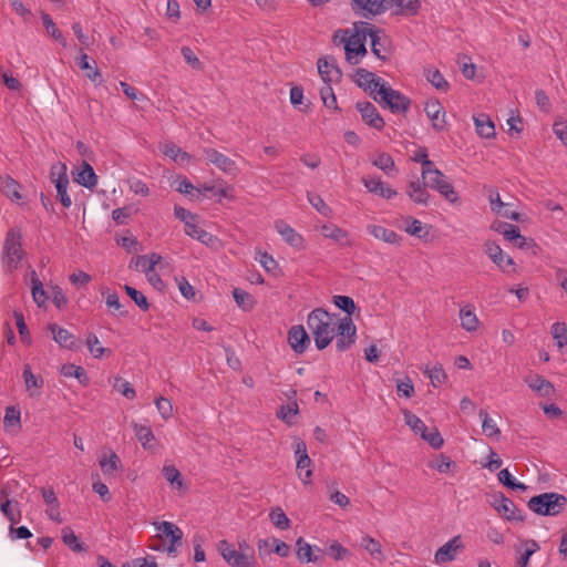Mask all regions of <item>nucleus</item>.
Listing matches in <instances>:
<instances>
[{"mask_svg":"<svg viewBox=\"0 0 567 567\" xmlns=\"http://www.w3.org/2000/svg\"><path fill=\"white\" fill-rule=\"evenodd\" d=\"M524 545L525 549L518 557L516 567H527L530 556L539 550V545L534 539L526 540Z\"/></svg>","mask_w":567,"mask_h":567,"instance_id":"5fc2aeb1","label":"nucleus"},{"mask_svg":"<svg viewBox=\"0 0 567 567\" xmlns=\"http://www.w3.org/2000/svg\"><path fill=\"white\" fill-rule=\"evenodd\" d=\"M463 548L464 545L461 536H454L435 551V564L445 565L453 561L456 558L458 551L463 550Z\"/></svg>","mask_w":567,"mask_h":567,"instance_id":"ddd939ff","label":"nucleus"},{"mask_svg":"<svg viewBox=\"0 0 567 567\" xmlns=\"http://www.w3.org/2000/svg\"><path fill=\"white\" fill-rule=\"evenodd\" d=\"M41 20H42V23L45 28V30L48 31V33L56 41L59 42L60 44H62L63 47H66V40L65 38L63 37L62 32L59 30V28L56 27V24L53 22L52 18L50 17V14L48 13H42L41 14Z\"/></svg>","mask_w":567,"mask_h":567,"instance_id":"ea45409f","label":"nucleus"},{"mask_svg":"<svg viewBox=\"0 0 567 567\" xmlns=\"http://www.w3.org/2000/svg\"><path fill=\"white\" fill-rule=\"evenodd\" d=\"M99 463L103 474L111 475L118 470L121 460L115 452H111L109 456L104 455Z\"/></svg>","mask_w":567,"mask_h":567,"instance_id":"37998d69","label":"nucleus"},{"mask_svg":"<svg viewBox=\"0 0 567 567\" xmlns=\"http://www.w3.org/2000/svg\"><path fill=\"white\" fill-rule=\"evenodd\" d=\"M204 158L215 165L218 169L224 172L226 175L236 176L239 172L238 166L234 159L226 156L212 147L203 148Z\"/></svg>","mask_w":567,"mask_h":567,"instance_id":"9b49d317","label":"nucleus"},{"mask_svg":"<svg viewBox=\"0 0 567 567\" xmlns=\"http://www.w3.org/2000/svg\"><path fill=\"white\" fill-rule=\"evenodd\" d=\"M484 250L492 261L502 270L508 271V268L514 265L512 257L506 255L498 244L487 240L484 244Z\"/></svg>","mask_w":567,"mask_h":567,"instance_id":"dca6fc26","label":"nucleus"},{"mask_svg":"<svg viewBox=\"0 0 567 567\" xmlns=\"http://www.w3.org/2000/svg\"><path fill=\"white\" fill-rule=\"evenodd\" d=\"M269 518L280 530H286L290 527V519L280 507L272 508L269 513Z\"/></svg>","mask_w":567,"mask_h":567,"instance_id":"864d4df0","label":"nucleus"},{"mask_svg":"<svg viewBox=\"0 0 567 567\" xmlns=\"http://www.w3.org/2000/svg\"><path fill=\"white\" fill-rule=\"evenodd\" d=\"M551 334L558 348L567 344V326L561 322H556L551 326Z\"/></svg>","mask_w":567,"mask_h":567,"instance_id":"680f3d73","label":"nucleus"},{"mask_svg":"<svg viewBox=\"0 0 567 567\" xmlns=\"http://www.w3.org/2000/svg\"><path fill=\"white\" fill-rule=\"evenodd\" d=\"M333 303L347 313L346 317H351L357 309L353 299L348 296H333Z\"/></svg>","mask_w":567,"mask_h":567,"instance_id":"13d9d810","label":"nucleus"},{"mask_svg":"<svg viewBox=\"0 0 567 567\" xmlns=\"http://www.w3.org/2000/svg\"><path fill=\"white\" fill-rule=\"evenodd\" d=\"M320 231L324 238L332 239L341 246H350L349 233L334 224L322 225Z\"/></svg>","mask_w":567,"mask_h":567,"instance_id":"a878e982","label":"nucleus"},{"mask_svg":"<svg viewBox=\"0 0 567 567\" xmlns=\"http://www.w3.org/2000/svg\"><path fill=\"white\" fill-rule=\"evenodd\" d=\"M491 506L507 520L524 522L526 515L519 509L512 499L498 492L491 496Z\"/></svg>","mask_w":567,"mask_h":567,"instance_id":"6e6552de","label":"nucleus"},{"mask_svg":"<svg viewBox=\"0 0 567 567\" xmlns=\"http://www.w3.org/2000/svg\"><path fill=\"white\" fill-rule=\"evenodd\" d=\"M318 72L323 83H337L341 81L342 72L333 56L320 58L317 62Z\"/></svg>","mask_w":567,"mask_h":567,"instance_id":"4468645a","label":"nucleus"},{"mask_svg":"<svg viewBox=\"0 0 567 567\" xmlns=\"http://www.w3.org/2000/svg\"><path fill=\"white\" fill-rule=\"evenodd\" d=\"M296 455H297V471L299 473V476L301 477L302 471H305V477L302 478V481L305 484H308L310 482V477L312 475V471L310 468L312 461L307 453V447L303 442L298 443L297 450H296Z\"/></svg>","mask_w":567,"mask_h":567,"instance_id":"393cba45","label":"nucleus"},{"mask_svg":"<svg viewBox=\"0 0 567 567\" xmlns=\"http://www.w3.org/2000/svg\"><path fill=\"white\" fill-rule=\"evenodd\" d=\"M288 342L296 353H303L310 344V338L302 326H293L288 331Z\"/></svg>","mask_w":567,"mask_h":567,"instance_id":"aec40b11","label":"nucleus"},{"mask_svg":"<svg viewBox=\"0 0 567 567\" xmlns=\"http://www.w3.org/2000/svg\"><path fill=\"white\" fill-rule=\"evenodd\" d=\"M395 8V14L415 16L420 9L419 0H389V9Z\"/></svg>","mask_w":567,"mask_h":567,"instance_id":"2f4dec72","label":"nucleus"},{"mask_svg":"<svg viewBox=\"0 0 567 567\" xmlns=\"http://www.w3.org/2000/svg\"><path fill=\"white\" fill-rule=\"evenodd\" d=\"M352 11L365 19L379 16L389 10V0H351Z\"/></svg>","mask_w":567,"mask_h":567,"instance_id":"9d476101","label":"nucleus"},{"mask_svg":"<svg viewBox=\"0 0 567 567\" xmlns=\"http://www.w3.org/2000/svg\"><path fill=\"white\" fill-rule=\"evenodd\" d=\"M426 80L439 91L446 92L450 87L449 82L437 69L425 70Z\"/></svg>","mask_w":567,"mask_h":567,"instance_id":"c03bdc74","label":"nucleus"},{"mask_svg":"<svg viewBox=\"0 0 567 567\" xmlns=\"http://www.w3.org/2000/svg\"><path fill=\"white\" fill-rule=\"evenodd\" d=\"M567 506V497L555 492H546L533 496L527 502V507L540 516H557Z\"/></svg>","mask_w":567,"mask_h":567,"instance_id":"f03ea898","label":"nucleus"},{"mask_svg":"<svg viewBox=\"0 0 567 567\" xmlns=\"http://www.w3.org/2000/svg\"><path fill=\"white\" fill-rule=\"evenodd\" d=\"M23 256L21 231L17 228H11L8 230L3 244L2 262L4 268L8 271L17 269Z\"/></svg>","mask_w":567,"mask_h":567,"instance_id":"7ed1b4c3","label":"nucleus"},{"mask_svg":"<svg viewBox=\"0 0 567 567\" xmlns=\"http://www.w3.org/2000/svg\"><path fill=\"white\" fill-rule=\"evenodd\" d=\"M337 330L339 338L337 339L336 348L338 351L343 352L355 342L357 327L351 317H344L339 320Z\"/></svg>","mask_w":567,"mask_h":567,"instance_id":"f8f14e48","label":"nucleus"},{"mask_svg":"<svg viewBox=\"0 0 567 567\" xmlns=\"http://www.w3.org/2000/svg\"><path fill=\"white\" fill-rule=\"evenodd\" d=\"M307 324L318 350L327 348L336 336L332 317L322 308H316L308 315Z\"/></svg>","mask_w":567,"mask_h":567,"instance_id":"f257e3e1","label":"nucleus"},{"mask_svg":"<svg viewBox=\"0 0 567 567\" xmlns=\"http://www.w3.org/2000/svg\"><path fill=\"white\" fill-rule=\"evenodd\" d=\"M439 192L446 200L450 203H456L458 200V195L455 192L453 185L450 183L449 177L446 176L445 181L442 185H440Z\"/></svg>","mask_w":567,"mask_h":567,"instance_id":"69168bd1","label":"nucleus"},{"mask_svg":"<svg viewBox=\"0 0 567 567\" xmlns=\"http://www.w3.org/2000/svg\"><path fill=\"white\" fill-rule=\"evenodd\" d=\"M359 28L365 29V39L369 37L371 40V50L374 55H377L379 59H385L381 54V44H380V30L375 29L374 25H372L369 22L360 21Z\"/></svg>","mask_w":567,"mask_h":567,"instance_id":"c9c22d12","label":"nucleus"},{"mask_svg":"<svg viewBox=\"0 0 567 567\" xmlns=\"http://www.w3.org/2000/svg\"><path fill=\"white\" fill-rule=\"evenodd\" d=\"M154 526L157 530V537L161 539H169V545L165 548H162L161 545H151L150 547L154 550L166 551L171 557H176L178 553L177 548L182 546V529L171 522H156L154 523Z\"/></svg>","mask_w":567,"mask_h":567,"instance_id":"39448f33","label":"nucleus"},{"mask_svg":"<svg viewBox=\"0 0 567 567\" xmlns=\"http://www.w3.org/2000/svg\"><path fill=\"white\" fill-rule=\"evenodd\" d=\"M497 476L499 482L511 489L523 492L527 489V486L525 484L516 482V480L507 468L501 470Z\"/></svg>","mask_w":567,"mask_h":567,"instance_id":"603ef678","label":"nucleus"},{"mask_svg":"<svg viewBox=\"0 0 567 567\" xmlns=\"http://www.w3.org/2000/svg\"><path fill=\"white\" fill-rule=\"evenodd\" d=\"M75 182L89 189H93L96 186L97 176L89 163L83 162L82 169L78 173Z\"/></svg>","mask_w":567,"mask_h":567,"instance_id":"72a5a7b5","label":"nucleus"},{"mask_svg":"<svg viewBox=\"0 0 567 567\" xmlns=\"http://www.w3.org/2000/svg\"><path fill=\"white\" fill-rule=\"evenodd\" d=\"M488 199L491 209L505 218L519 221L520 220V214L514 210L509 209V204L503 203L499 196V193L496 189H491L488 192Z\"/></svg>","mask_w":567,"mask_h":567,"instance_id":"6ab92c4d","label":"nucleus"},{"mask_svg":"<svg viewBox=\"0 0 567 567\" xmlns=\"http://www.w3.org/2000/svg\"><path fill=\"white\" fill-rule=\"evenodd\" d=\"M367 230L374 238L392 245H400L402 237L394 230L379 225H368Z\"/></svg>","mask_w":567,"mask_h":567,"instance_id":"bb28decb","label":"nucleus"},{"mask_svg":"<svg viewBox=\"0 0 567 567\" xmlns=\"http://www.w3.org/2000/svg\"><path fill=\"white\" fill-rule=\"evenodd\" d=\"M474 124L477 134L483 138L495 137V125L494 122L486 114H478L474 116Z\"/></svg>","mask_w":567,"mask_h":567,"instance_id":"7c9ffc66","label":"nucleus"},{"mask_svg":"<svg viewBox=\"0 0 567 567\" xmlns=\"http://www.w3.org/2000/svg\"><path fill=\"white\" fill-rule=\"evenodd\" d=\"M362 183L370 193L382 198L391 199L398 194L395 189L388 186L380 177H364Z\"/></svg>","mask_w":567,"mask_h":567,"instance_id":"5701e85b","label":"nucleus"},{"mask_svg":"<svg viewBox=\"0 0 567 567\" xmlns=\"http://www.w3.org/2000/svg\"><path fill=\"white\" fill-rule=\"evenodd\" d=\"M425 182L421 183L419 179L411 181L406 186V195L409 198L419 205L427 206L431 195L426 189Z\"/></svg>","mask_w":567,"mask_h":567,"instance_id":"4be33fe9","label":"nucleus"},{"mask_svg":"<svg viewBox=\"0 0 567 567\" xmlns=\"http://www.w3.org/2000/svg\"><path fill=\"white\" fill-rule=\"evenodd\" d=\"M54 341L62 348L74 350L78 348V341L73 333L69 330L59 327L56 323L49 324Z\"/></svg>","mask_w":567,"mask_h":567,"instance_id":"b1692460","label":"nucleus"},{"mask_svg":"<svg viewBox=\"0 0 567 567\" xmlns=\"http://www.w3.org/2000/svg\"><path fill=\"white\" fill-rule=\"evenodd\" d=\"M424 112L429 120L432 122V127L436 131H443L445 128V111L436 99L429 100L425 103Z\"/></svg>","mask_w":567,"mask_h":567,"instance_id":"a211bd4d","label":"nucleus"},{"mask_svg":"<svg viewBox=\"0 0 567 567\" xmlns=\"http://www.w3.org/2000/svg\"><path fill=\"white\" fill-rule=\"evenodd\" d=\"M357 109L362 120L371 127L381 131L384 127V120L380 115L377 107L370 102H358Z\"/></svg>","mask_w":567,"mask_h":567,"instance_id":"f3484780","label":"nucleus"},{"mask_svg":"<svg viewBox=\"0 0 567 567\" xmlns=\"http://www.w3.org/2000/svg\"><path fill=\"white\" fill-rule=\"evenodd\" d=\"M478 415L482 420L483 433L488 437H498L501 435V431L489 414L485 410H481Z\"/></svg>","mask_w":567,"mask_h":567,"instance_id":"a19ab883","label":"nucleus"},{"mask_svg":"<svg viewBox=\"0 0 567 567\" xmlns=\"http://www.w3.org/2000/svg\"><path fill=\"white\" fill-rule=\"evenodd\" d=\"M19 183L10 176H6L1 183V189L3 194L10 199H20Z\"/></svg>","mask_w":567,"mask_h":567,"instance_id":"6e6d98bb","label":"nucleus"},{"mask_svg":"<svg viewBox=\"0 0 567 567\" xmlns=\"http://www.w3.org/2000/svg\"><path fill=\"white\" fill-rule=\"evenodd\" d=\"M32 297L38 306L44 305L48 299L45 291L43 290L42 282L37 277L35 272H32Z\"/></svg>","mask_w":567,"mask_h":567,"instance_id":"052dcab7","label":"nucleus"},{"mask_svg":"<svg viewBox=\"0 0 567 567\" xmlns=\"http://www.w3.org/2000/svg\"><path fill=\"white\" fill-rule=\"evenodd\" d=\"M185 233L189 237L197 239L198 241L205 244L206 246H210L215 240V237L210 233L198 227L195 221L192 223L187 228H185Z\"/></svg>","mask_w":567,"mask_h":567,"instance_id":"4c0bfd02","label":"nucleus"},{"mask_svg":"<svg viewBox=\"0 0 567 567\" xmlns=\"http://www.w3.org/2000/svg\"><path fill=\"white\" fill-rule=\"evenodd\" d=\"M165 480L172 487L181 489L183 487V478L181 472L174 465H165L162 470Z\"/></svg>","mask_w":567,"mask_h":567,"instance_id":"09e8293b","label":"nucleus"},{"mask_svg":"<svg viewBox=\"0 0 567 567\" xmlns=\"http://www.w3.org/2000/svg\"><path fill=\"white\" fill-rule=\"evenodd\" d=\"M113 389L122 393L128 400H133L136 395V392L131 383L121 377H116L114 379Z\"/></svg>","mask_w":567,"mask_h":567,"instance_id":"bf43d9fd","label":"nucleus"},{"mask_svg":"<svg viewBox=\"0 0 567 567\" xmlns=\"http://www.w3.org/2000/svg\"><path fill=\"white\" fill-rule=\"evenodd\" d=\"M404 421L405 423L411 427V430L419 434L420 436L423 435V433L427 430L425 423L415 414H413L411 411L405 410L403 412Z\"/></svg>","mask_w":567,"mask_h":567,"instance_id":"3c124183","label":"nucleus"},{"mask_svg":"<svg viewBox=\"0 0 567 567\" xmlns=\"http://www.w3.org/2000/svg\"><path fill=\"white\" fill-rule=\"evenodd\" d=\"M460 320L461 327L468 332L476 331L478 328L480 320L470 305L460 309Z\"/></svg>","mask_w":567,"mask_h":567,"instance_id":"f704fd0d","label":"nucleus"},{"mask_svg":"<svg viewBox=\"0 0 567 567\" xmlns=\"http://www.w3.org/2000/svg\"><path fill=\"white\" fill-rule=\"evenodd\" d=\"M218 550L230 567H257L254 553L236 551L235 546L225 539L218 543Z\"/></svg>","mask_w":567,"mask_h":567,"instance_id":"0eeeda50","label":"nucleus"},{"mask_svg":"<svg viewBox=\"0 0 567 567\" xmlns=\"http://www.w3.org/2000/svg\"><path fill=\"white\" fill-rule=\"evenodd\" d=\"M355 83L364 91H369L370 95H377L378 89H381L385 81L365 69H358L355 71Z\"/></svg>","mask_w":567,"mask_h":567,"instance_id":"2eb2a0df","label":"nucleus"},{"mask_svg":"<svg viewBox=\"0 0 567 567\" xmlns=\"http://www.w3.org/2000/svg\"><path fill=\"white\" fill-rule=\"evenodd\" d=\"M307 197L312 207L316 208L321 215L329 216L331 208L324 203L321 196L308 193Z\"/></svg>","mask_w":567,"mask_h":567,"instance_id":"338daca9","label":"nucleus"},{"mask_svg":"<svg viewBox=\"0 0 567 567\" xmlns=\"http://www.w3.org/2000/svg\"><path fill=\"white\" fill-rule=\"evenodd\" d=\"M50 176L52 183L55 185L58 199L63 205V207L69 208L72 205V200L66 192L69 186L66 166L61 163L52 165Z\"/></svg>","mask_w":567,"mask_h":567,"instance_id":"1a4fd4ad","label":"nucleus"},{"mask_svg":"<svg viewBox=\"0 0 567 567\" xmlns=\"http://www.w3.org/2000/svg\"><path fill=\"white\" fill-rule=\"evenodd\" d=\"M233 190V188L228 187H216L215 185H208L204 184L199 188H197V192L203 193H212L213 196L218 197V202L221 200V198H231L233 196L229 194V192Z\"/></svg>","mask_w":567,"mask_h":567,"instance_id":"e2e57ef3","label":"nucleus"},{"mask_svg":"<svg viewBox=\"0 0 567 567\" xmlns=\"http://www.w3.org/2000/svg\"><path fill=\"white\" fill-rule=\"evenodd\" d=\"M124 289L127 293V296L135 302V305L142 309L143 311H147L150 309V303L147 301V298L137 289L125 285Z\"/></svg>","mask_w":567,"mask_h":567,"instance_id":"4d7b16f0","label":"nucleus"},{"mask_svg":"<svg viewBox=\"0 0 567 567\" xmlns=\"http://www.w3.org/2000/svg\"><path fill=\"white\" fill-rule=\"evenodd\" d=\"M233 297L236 301L237 306L241 308L245 311L251 310L254 308V299L250 293L247 291L240 289V288H234L233 289Z\"/></svg>","mask_w":567,"mask_h":567,"instance_id":"de8ad7c7","label":"nucleus"},{"mask_svg":"<svg viewBox=\"0 0 567 567\" xmlns=\"http://www.w3.org/2000/svg\"><path fill=\"white\" fill-rule=\"evenodd\" d=\"M361 546L377 560H382L383 559V555H382V548H381V544L370 537V536H363L362 539H361Z\"/></svg>","mask_w":567,"mask_h":567,"instance_id":"8fccbe9b","label":"nucleus"},{"mask_svg":"<svg viewBox=\"0 0 567 567\" xmlns=\"http://www.w3.org/2000/svg\"><path fill=\"white\" fill-rule=\"evenodd\" d=\"M373 100L381 106L388 107L392 113H405L411 105V100L400 91L392 89L386 81L381 89H378Z\"/></svg>","mask_w":567,"mask_h":567,"instance_id":"20e7f679","label":"nucleus"},{"mask_svg":"<svg viewBox=\"0 0 567 567\" xmlns=\"http://www.w3.org/2000/svg\"><path fill=\"white\" fill-rule=\"evenodd\" d=\"M163 152L166 156L172 158L175 163H179V164H182L186 161H189V158H190V155L187 152L183 151L181 147H178L174 143L165 144Z\"/></svg>","mask_w":567,"mask_h":567,"instance_id":"a18cd8bd","label":"nucleus"},{"mask_svg":"<svg viewBox=\"0 0 567 567\" xmlns=\"http://www.w3.org/2000/svg\"><path fill=\"white\" fill-rule=\"evenodd\" d=\"M86 346L94 358H101L106 351V349L100 344V340L94 333L87 336Z\"/></svg>","mask_w":567,"mask_h":567,"instance_id":"774afa93","label":"nucleus"},{"mask_svg":"<svg viewBox=\"0 0 567 567\" xmlns=\"http://www.w3.org/2000/svg\"><path fill=\"white\" fill-rule=\"evenodd\" d=\"M61 373L66 378H75L81 384L86 385L89 383L87 373L82 367L75 364H64L61 369Z\"/></svg>","mask_w":567,"mask_h":567,"instance_id":"79ce46f5","label":"nucleus"},{"mask_svg":"<svg viewBox=\"0 0 567 567\" xmlns=\"http://www.w3.org/2000/svg\"><path fill=\"white\" fill-rule=\"evenodd\" d=\"M136 439L140 441L144 450H153L155 441L154 433L148 425H142L136 422L132 423Z\"/></svg>","mask_w":567,"mask_h":567,"instance_id":"473e14b6","label":"nucleus"},{"mask_svg":"<svg viewBox=\"0 0 567 567\" xmlns=\"http://www.w3.org/2000/svg\"><path fill=\"white\" fill-rule=\"evenodd\" d=\"M275 228L288 245L297 249L305 248V239L302 235L296 231L286 221L281 219L275 221Z\"/></svg>","mask_w":567,"mask_h":567,"instance_id":"412c9836","label":"nucleus"},{"mask_svg":"<svg viewBox=\"0 0 567 567\" xmlns=\"http://www.w3.org/2000/svg\"><path fill=\"white\" fill-rule=\"evenodd\" d=\"M528 386L537 392L538 395L549 398L553 395L555 389L551 382L547 381L543 377L536 374L526 379Z\"/></svg>","mask_w":567,"mask_h":567,"instance_id":"c85d7f7f","label":"nucleus"},{"mask_svg":"<svg viewBox=\"0 0 567 567\" xmlns=\"http://www.w3.org/2000/svg\"><path fill=\"white\" fill-rule=\"evenodd\" d=\"M296 545L298 547L297 556L301 563H317L319 560L320 556L315 554V550L322 553L321 548L315 547L313 549L302 537L297 539Z\"/></svg>","mask_w":567,"mask_h":567,"instance_id":"cd10ccee","label":"nucleus"},{"mask_svg":"<svg viewBox=\"0 0 567 567\" xmlns=\"http://www.w3.org/2000/svg\"><path fill=\"white\" fill-rule=\"evenodd\" d=\"M353 34L344 40V51L347 61L358 64L360 58L367 54L365 29L359 28V22L353 24Z\"/></svg>","mask_w":567,"mask_h":567,"instance_id":"423d86ee","label":"nucleus"},{"mask_svg":"<svg viewBox=\"0 0 567 567\" xmlns=\"http://www.w3.org/2000/svg\"><path fill=\"white\" fill-rule=\"evenodd\" d=\"M78 66L85 71L86 78H89L95 85H101L103 82L102 75L99 71V69L95 65V62L93 61V64L89 61V55L86 53H81Z\"/></svg>","mask_w":567,"mask_h":567,"instance_id":"c756f323","label":"nucleus"},{"mask_svg":"<svg viewBox=\"0 0 567 567\" xmlns=\"http://www.w3.org/2000/svg\"><path fill=\"white\" fill-rule=\"evenodd\" d=\"M62 540L73 551L81 553L86 549L84 544L79 542L76 535L70 527L62 529Z\"/></svg>","mask_w":567,"mask_h":567,"instance_id":"49530a36","label":"nucleus"},{"mask_svg":"<svg viewBox=\"0 0 567 567\" xmlns=\"http://www.w3.org/2000/svg\"><path fill=\"white\" fill-rule=\"evenodd\" d=\"M372 164L379 169L383 171L386 175L393 176L396 173V167L393 158L388 153L379 154L373 161Z\"/></svg>","mask_w":567,"mask_h":567,"instance_id":"58836bf2","label":"nucleus"},{"mask_svg":"<svg viewBox=\"0 0 567 567\" xmlns=\"http://www.w3.org/2000/svg\"><path fill=\"white\" fill-rule=\"evenodd\" d=\"M0 509L2 512V514L6 516V518L11 523V524H17L20 518H21V513L20 511H14L13 507H12V502L10 499H6L4 502H2L0 504Z\"/></svg>","mask_w":567,"mask_h":567,"instance_id":"0e129e2a","label":"nucleus"},{"mask_svg":"<svg viewBox=\"0 0 567 567\" xmlns=\"http://www.w3.org/2000/svg\"><path fill=\"white\" fill-rule=\"evenodd\" d=\"M23 379L25 389L29 392L30 396L39 395L34 390H39L43 386V379L41 377H37L31 371L29 364H25L23 368Z\"/></svg>","mask_w":567,"mask_h":567,"instance_id":"e433bc0d","label":"nucleus"}]
</instances>
